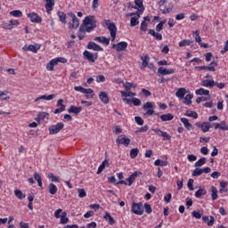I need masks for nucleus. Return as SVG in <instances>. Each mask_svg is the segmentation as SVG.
<instances>
[{"instance_id": "1", "label": "nucleus", "mask_w": 228, "mask_h": 228, "mask_svg": "<svg viewBox=\"0 0 228 228\" xmlns=\"http://www.w3.org/2000/svg\"><path fill=\"white\" fill-rule=\"evenodd\" d=\"M83 26L86 28L85 30ZM83 26H80L77 35L79 40H83L86 33H91V31H94V29L97 28V20L95 19V16H86L83 20Z\"/></svg>"}, {"instance_id": "2", "label": "nucleus", "mask_w": 228, "mask_h": 228, "mask_svg": "<svg viewBox=\"0 0 228 228\" xmlns=\"http://www.w3.org/2000/svg\"><path fill=\"white\" fill-rule=\"evenodd\" d=\"M104 24L107 26L110 33V37L112 38L111 40L113 42V40H115V38L117 37V26L115 25V23L111 22L110 20H105Z\"/></svg>"}, {"instance_id": "3", "label": "nucleus", "mask_w": 228, "mask_h": 228, "mask_svg": "<svg viewBox=\"0 0 228 228\" xmlns=\"http://www.w3.org/2000/svg\"><path fill=\"white\" fill-rule=\"evenodd\" d=\"M75 92H80V94H86V99H94V89L92 88H84L83 86H75Z\"/></svg>"}, {"instance_id": "4", "label": "nucleus", "mask_w": 228, "mask_h": 228, "mask_svg": "<svg viewBox=\"0 0 228 228\" xmlns=\"http://www.w3.org/2000/svg\"><path fill=\"white\" fill-rule=\"evenodd\" d=\"M131 212L134 213V215H143V204L142 202H133L131 207Z\"/></svg>"}, {"instance_id": "5", "label": "nucleus", "mask_w": 228, "mask_h": 228, "mask_svg": "<svg viewBox=\"0 0 228 228\" xmlns=\"http://www.w3.org/2000/svg\"><path fill=\"white\" fill-rule=\"evenodd\" d=\"M215 67H218V63L214 61L210 62L209 66H196L194 70H208V72H215Z\"/></svg>"}, {"instance_id": "6", "label": "nucleus", "mask_w": 228, "mask_h": 228, "mask_svg": "<svg viewBox=\"0 0 228 228\" xmlns=\"http://www.w3.org/2000/svg\"><path fill=\"white\" fill-rule=\"evenodd\" d=\"M65 127V124L63 122H59L56 125H53L48 128L50 134H58L61 129Z\"/></svg>"}, {"instance_id": "7", "label": "nucleus", "mask_w": 228, "mask_h": 228, "mask_svg": "<svg viewBox=\"0 0 228 228\" xmlns=\"http://www.w3.org/2000/svg\"><path fill=\"white\" fill-rule=\"evenodd\" d=\"M69 17L72 19V23L69 24V29H76V28H79V20L76 16V14L69 12L68 13Z\"/></svg>"}, {"instance_id": "8", "label": "nucleus", "mask_w": 228, "mask_h": 228, "mask_svg": "<svg viewBox=\"0 0 228 228\" xmlns=\"http://www.w3.org/2000/svg\"><path fill=\"white\" fill-rule=\"evenodd\" d=\"M116 143L117 145H125V147H127L131 143V139L126 137L124 134H121L118 137Z\"/></svg>"}, {"instance_id": "9", "label": "nucleus", "mask_w": 228, "mask_h": 228, "mask_svg": "<svg viewBox=\"0 0 228 228\" xmlns=\"http://www.w3.org/2000/svg\"><path fill=\"white\" fill-rule=\"evenodd\" d=\"M84 58L86 60H88L91 63H95L97 58H99V55L97 53H92L88 51L84 52Z\"/></svg>"}, {"instance_id": "10", "label": "nucleus", "mask_w": 228, "mask_h": 228, "mask_svg": "<svg viewBox=\"0 0 228 228\" xmlns=\"http://www.w3.org/2000/svg\"><path fill=\"white\" fill-rule=\"evenodd\" d=\"M127 42L121 41L118 44L112 45V49H116L117 53H120L122 51H126L127 49Z\"/></svg>"}, {"instance_id": "11", "label": "nucleus", "mask_w": 228, "mask_h": 228, "mask_svg": "<svg viewBox=\"0 0 228 228\" xmlns=\"http://www.w3.org/2000/svg\"><path fill=\"white\" fill-rule=\"evenodd\" d=\"M29 17L31 22H36L37 24L42 22V18L38 16L37 12H30L27 14Z\"/></svg>"}, {"instance_id": "12", "label": "nucleus", "mask_w": 228, "mask_h": 228, "mask_svg": "<svg viewBox=\"0 0 228 228\" xmlns=\"http://www.w3.org/2000/svg\"><path fill=\"white\" fill-rule=\"evenodd\" d=\"M158 72L162 76H168L170 74H174V72L175 71L174 70V69H167V68L160 67L158 69Z\"/></svg>"}, {"instance_id": "13", "label": "nucleus", "mask_w": 228, "mask_h": 228, "mask_svg": "<svg viewBox=\"0 0 228 228\" xmlns=\"http://www.w3.org/2000/svg\"><path fill=\"white\" fill-rule=\"evenodd\" d=\"M140 13L142 12H136V15L131 18L130 26L132 28H134V26H138L140 24V20H138L140 19Z\"/></svg>"}, {"instance_id": "14", "label": "nucleus", "mask_w": 228, "mask_h": 228, "mask_svg": "<svg viewBox=\"0 0 228 228\" xmlns=\"http://www.w3.org/2000/svg\"><path fill=\"white\" fill-rule=\"evenodd\" d=\"M180 122H182V124H183V126H184L185 129H187V131L193 130V125L191 124L190 121H188V118H181Z\"/></svg>"}, {"instance_id": "15", "label": "nucleus", "mask_w": 228, "mask_h": 228, "mask_svg": "<svg viewBox=\"0 0 228 228\" xmlns=\"http://www.w3.org/2000/svg\"><path fill=\"white\" fill-rule=\"evenodd\" d=\"M142 174L141 172L135 171L127 179L126 181L128 182V186H132L134 181L136 180V177H138V175Z\"/></svg>"}, {"instance_id": "16", "label": "nucleus", "mask_w": 228, "mask_h": 228, "mask_svg": "<svg viewBox=\"0 0 228 228\" xmlns=\"http://www.w3.org/2000/svg\"><path fill=\"white\" fill-rule=\"evenodd\" d=\"M87 49L93 50V51H104L101 45L94 43V42H89L87 45Z\"/></svg>"}, {"instance_id": "17", "label": "nucleus", "mask_w": 228, "mask_h": 228, "mask_svg": "<svg viewBox=\"0 0 228 228\" xmlns=\"http://www.w3.org/2000/svg\"><path fill=\"white\" fill-rule=\"evenodd\" d=\"M95 42H99V44H103V45H110V38L104 37H94Z\"/></svg>"}, {"instance_id": "18", "label": "nucleus", "mask_w": 228, "mask_h": 228, "mask_svg": "<svg viewBox=\"0 0 228 228\" xmlns=\"http://www.w3.org/2000/svg\"><path fill=\"white\" fill-rule=\"evenodd\" d=\"M137 12L139 13H143L145 7H143V0H134Z\"/></svg>"}, {"instance_id": "19", "label": "nucleus", "mask_w": 228, "mask_h": 228, "mask_svg": "<svg viewBox=\"0 0 228 228\" xmlns=\"http://www.w3.org/2000/svg\"><path fill=\"white\" fill-rule=\"evenodd\" d=\"M68 111L69 113H74L75 115H79V113L83 111V107H76L74 105H71L68 110Z\"/></svg>"}, {"instance_id": "20", "label": "nucleus", "mask_w": 228, "mask_h": 228, "mask_svg": "<svg viewBox=\"0 0 228 228\" xmlns=\"http://www.w3.org/2000/svg\"><path fill=\"white\" fill-rule=\"evenodd\" d=\"M99 99L103 102V104H108L110 102V98L108 97V93L101 92L99 94Z\"/></svg>"}, {"instance_id": "21", "label": "nucleus", "mask_w": 228, "mask_h": 228, "mask_svg": "<svg viewBox=\"0 0 228 228\" xmlns=\"http://www.w3.org/2000/svg\"><path fill=\"white\" fill-rule=\"evenodd\" d=\"M201 86H205L206 88H213L215 86V80L210 79V80H202L200 82Z\"/></svg>"}, {"instance_id": "22", "label": "nucleus", "mask_w": 228, "mask_h": 228, "mask_svg": "<svg viewBox=\"0 0 228 228\" xmlns=\"http://www.w3.org/2000/svg\"><path fill=\"white\" fill-rule=\"evenodd\" d=\"M45 10L47 13H51L53 12V8L54 6V0H45Z\"/></svg>"}, {"instance_id": "23", "label": "nucleus", "mask_w": 228, "mask_h": 228, "mask_svg": "<svg viewBox=\"0 0 228 228\" xmlns=\"http://www.w3.org/2000/svg\"><path fill=\"white\" fill-rule=\"evenodd\" d=\"M23 51H29L30 53H37L40 46L30 45L28 46H23Z\"/></svg>"}, {"instance_id": "24", "label": "nucleus", "mask_w": 228, "mask_h": 228, "mask_svg": "<svg viewBox=\"0 0 228 228\" xmlns=\"http://www.w3.org/2000/svg\"><path fill=\"white\" fill-rule=\"evenodd\" d=\"M175 95H176V97H178V99H184V95H186V88L180 87L176 91Z\"/></svg>"}, {"instance_id": "25", "label": "nucleus", "mask_w": 228, "mask_h": 228, "mask_svg": "<svg viewBox=\"0 0 228 228\" xmlns=\"http://www.w3.org/2000/svg\"><path fill=\"white\" fill-rule=\"evenodd\" d=\"M193 99V95L189 94L183 98V103L186 104V106H190L191 104V100Z\"/></svg>"}, {"instance_id": "26", "label": "nucleus", "mask_w": 228, "mask_h": 228, "mask_svg": "<svg viewBox=\"0 0 228 228\" xmlns=\"http://www.w3.org/2000/svg\"><path fill=\"white\" fill-rule=\"evenodd\" d=\"M55 65H58V61H55L54 59H53L47 63L46 69L49 71H53L54 70Z\"/></svg>"}, {"instance_id": "27", "label": "nucleus", "mask_w": 228, "mask_h": 228, "mask_svg": "<svg viewBox=\"0 0 228 228\" xmlns=\"http://www.w3.org/2000/svg\"><path fill=\"white\" fill-rule=\"evenodd\" d=\"M121 97L122 98H127V97H136V94L133 93L131 91H120Z\"/></svg>"}, {"instance_id": "28", "label": "nucleus", "mask_w": 228, "mask_h": 228, "mask_svg": "<svg viewBox=\"0 0 228 228\" xmlns=\"http://www.w3.org/2000/svg\"><path fill=\"white\" fill-rule=\"evenodd\" d=\"M160 119L162 120V122H168L170 120H174V115H172L171 113L163 114L160 116Z\"/></svg>"}, {"instance_id": "29", "label": "nucleus", "mask_w": 228, "mask_h": 228, "mask_svg": "<svg viewBox=\"0 0 228 228\" xmlns=\"http://www.w3.org/2000/svg\"><path fill=\"white\" fill-rule=\"evenodd\" d=\"M149 34L151 35V37H154L156 40H159V41L163 40V36L160 33H156L154 29H150Z\"/></svg>"}, {"instance_id": "30", "label": "nucleus", "mask_w": 228, "mask_h": 228, "mask_svg": "<svg viewBox=\"0 0 228 228\" xmlns=\"http://www.w3.org/2000/svg\"><path fill=\"white\" fill-rule=\"evenodd\" d=\"M48 190L51 195H56L58 192V187L54 183H50L48 185Z\"/></svg>"}, {"instance_id": "31", "label": "nucleus", "mask_w": 228, "mask_h": 228, "mask_svg": "<svg viewBox=\"0 0 228 228\" xmlns=\"http://www.w3.org/2000/svg\"><path fill=\"white\" fill-rule=\"evenodd\" d=\"M103 218L109 222V225H115V219L113 216H111V215H110V213L106 212Z\"/></svg>"}, {"instance_id": "32", "label": "nucleus", "mask_w": 228, "mask_h": 228, "mask_svg": "<svg viewBox=\"0 0 228 228\" xmlns=\"http://www.w3.org/2000/svg\"><path fill=\"white\" fill-rule=\"evenodd\" d=\"M202 220H203V222H208V227H213V224H215L214 216H210V220H209V216H203Z\"/></svg>"}, {"instance_id": "33", "label": "nucleus", "mask_w": 228, "mask_h": 228, "mask_svg": "<svg viewBox=\"0 0 228 228\" xmlns=\"http://www.w3.org/2000/svg\"><path fill=\"white\" fill-rule=\"evenodd\" d=\"M34 179L37 182L38 186L41 188V190H44V186L42 185V176H40V174L35 173L34 174Z\"/></svg>"}, {"instance_id": "34", "label": "nucleus", "mask_w": 228, "mask_h": 228, "mask_svg": "<svg viewBox=\"0 0 228 228\" xmlns=\"http://www.w3.org/2000/svg\"><path fill=\"white\" fill-rule=\"evenodd\" d=\"M196 95H208L209 96V90L200 88L195 91Z\"/></svg>"}, {"instance_id": "35", "label": "nucleus", "mask_w": 228, "mask_h": 228, "mask_svg": "<svg viewBox=\"0 0 228 228\" xmlns=\"http://www.w3.org/2000/svg\"><path fill=\"white\" fill-rule=\"evenodd\" d=\"M57 15L61 22H62L63 24H67V14H65V12H58Z\"/></svg>"}, {"instance_id": "36", "label": "nucleus", "mask_w": 228, "mask_h": 228, "mask_svg": "<svg viewBox=\"0 0 228 228\" xmlns=\"http://www.w3.org/2000/svg\"><path fill=\"white\" fill-rule=\"evenodd\" d=\"M211 197H212V200H216V199H218V190L216 189V187L215 186H211Z\"/></svg>"}, {"instance_id": "37", "label": "nucleus", "mask_w": 228, "mask_h": 228, "mask_svg": "<svg viewBox=\"0 0 228 228\" xmlns=\"http://www.w3.org/2000/svg\"><path fill=\"white\" fill-rule=\"evenodd\" d=\"M209 129H211V123L203 122L202 126H201V131H203V133H208V131H209Z\"/></svg>"}, {"instance_id": "38", "label": "nucleus", "mask_w": 228, "mask_h": 228, "mask_svg": "<svg viewBox=\"0 0 228 228\" xmlns=\"http://www.w3.org/2000/svg\"><path fill=\"white\" fill-rule=\"evenodd\" d=\"M191 44H193V41L190 39H183L179 42V47H186V45H190Z\"/></svg>"}, {"instance_id": "39", "label": "nucleus", "mask_w": 228, "mask_h": 228, "mask_svg": "<svg viewBox=\"0 0 228 228\" xmlns=\"http://www.w3.org/2000/svg\"><path fill=\"white\" fill-rule=\"evenodd\" d=\"M14 195H15V197H17V199H19L20 200H22V199H26V194H24L23 192H21L20 190H15V191H14Z\"/></svg>"}, {"instance_id": "40", "label": "nucleus", "mask_w": 228, "mask_h": 228, "mask_svg": "<svg viewBox=\"0 0 228 228\" xmlns=\"http://www.w3.org/2000/svg\"><path fill=\"white\" fill-rule=\"evenodd\" d=\"M142 68L145 69L147 65H149L151 57H149V55H145L144 57H142Z\"/></svg>"}, {"instance_id": "41", "label": "nucleus", "mask_w": 228, "mask_h": 228, "mask_svg": "<svg viewBox=\"0 0 228 228\" xmlns=\"http://www.w3.org/2000/svg\"><path fill=\"white\" fill-rule=\"evenodd\" d=\"M154 165L155 167H167V165H168V162L161 159H156Z\"/></svg>"}, {"instance_id": "42", "label": "nucleus", "mask_w": 228, "mask_h": 228, "mask_svg": "<svg viewBox=\"0 0 228 228\" xmlns=\"http://www.w3.org/2000/svg\"><path fill=\"white\" fill-rule=\"evenodd\" d=\"M6 95H8V91H0L1 101H10V96H6Z\"/></svg>"}, {"instance_id": "43", "label": "nucleus", "mask_w": 228, "mask_h": 228, "mask_svg": "<svg viewBox=\"0 0 228 228\" xmlns=\"http://www.w3.org/2000/svg\"><path fill=\"white\" fill-rule=\"evenodd\" d=\"M206 193H208V191H206L205 189L200 188V189H199V190L195 192V197H196L197 199H200V197H201L202 195H206Z\"/></svg>"}, {"instance_id": "44", "label": "nucleus", "mask_w": 228, "mask_h": 228, "mask_svg": "<svg viewBox=\"0 0 228 228\" xmlns=\"http://www.w3.org/2000/svg\"><path fill=\"white\" fill-rule=\"evenodd\" d=\"M61 224L65 225V224H69V217H67V212H63L62 216H61Z\"/></svg>"}, {"instance_id": "45", "label": "nucleus", "mask_w": 228, "mask_h": 228, "mask_svg": "<svg viewBox=\"0 0 228 228\" xmlns=\"http://www.w3.org/2000/svg\"><path fill=\"white\" fill-rule=\"evenodd\" d=\"M138 152H140L138 148H134V149L130 150V158L132 159H134V158H136V156H138Z\"/></svg>"}, {"instance_id": "46", "label": "nucleus", "mask_w": 228, "mask_h": 228, "mask_svg": "<svg viewBox=\"0 0 228 228\" xmlns=\"http://www.w3.org/2000/svg\"><path fill=\"white\" fill-rule=\"evenodd\" d=\"M124 88H125V90L129 91V90H131V88H136V85H134L131 82H126L124 84Z\"/></svg>"}, {"instance_id": "47", "label": "nucleus", "mask_w": 228, "mask_h": 228, "mask_svg": "<svg viewBox=\"0 0 228 228\" xmlns=\"http://www.w3.org/2000/svg\"><path fill=\"white\" fill-rule=\"evenodd\" d=\"M185 117H191L192 118H199V114L195 111L187 110L185 113Z\"/></svg>"}, {"instance_id": "48", "label": "nucleus", "mask_w": 228, "mask_h": 228, "mask_svg": "<svg viewBox=\"0 0 228 228\" xmlns=\"http://www.w3.org/2000/svg\"><path fill=\"white\" fill-rule=\"evenodd\" d=\"M206 165V158L200 159L195 164L194 167H199Z\"/></svg>"}, {"instance_id": "49", "label": "nucleus", "mask_w": 228, "mask_h": 228, "mask_svg": "<svg viewBox=\"0 0 228 228\" xmlns=\"http://www.w3.org/2000/svg\"><path fill=\"white\" fill-rule=\"evenodd\" d=\"M48 177L51 179L52 183H60V178L53 173L48 174Z\"/></svg>"}, {"instance_id": "50", "label": "nucleus", "mask_w": 228, "mask_h": 228, "mask_svg": "<svg viewBox=\"0 0 228 228\" xmlns=\"http://www.w3.org/2000/svg\"><path fill=\"white\" fill-rule=\"evenodd\" d=\"M219 129H221L222 131H228V126H227V122H225V120H223L219 124Z\"/></svg>"}, {"instance_id": "51", "label": "nucleus", "mask_w": 228, "mask_h": 228, "mask_svg": "<svg viewBox=\"0 0 228 228\" xmlns=\"http://www.w3.org/2000/svg\"><path fill=\"white\" fill-rule=\"evenodd\" d=\"M192 216H193V218H196L197 220H200V218H202V212H200V210L193 211Z\"/></svg>"}, {"instance_id": "52", "label": "nucleus", "mask_w": 228, "mask_h": 228, "mask_svg": "<svg viewBox=\"0 0 228 228\" xmlns=\"http://www.w3.org/2000/svg\"><path fill=\"white\" fill-rule=\"evenodd\" d=\"M154 108V105L151 102H147L145 104L142 105V110H152Z\"/></svg>"}, {"instance_id": "53", "label": "nucleus", "mask_w": 228, "mask_h": 228, "mask_svg": "<svg viewBox=\"0 0 228 228\" xmlns=\"http://www.w3.org/2000/svg\"><path fill=\"white\" fill-rule=\"evenodd\" d=\"M10 15H12V17H22V12L20 10H15L10 12Z\"/></svg>"}, {"instance_id": "54", "label": "nucleus", "mask_w": 228, "mask_h": 228, "mask_svg": "<svg viewBox=\"0 0 228 228\" xmlns=\"http://www.w3.org/2000/svg\"><path fill=\"white\" fill-rule=\"evenodd\" d=\"M193 177H197L199 175H202V168L197 167L193 172H192Z\"/></svg>"}, {"instance_id": "55", "label": "nucleus", "mask_w": 228, "mask_h": 228, "mask_svg": "<svg viewBox=\"0 0 228 228\" xmlns=\"http://www.w3.org/2000/svg\"><path fill=\"white\" fill-rule=\"evenodd\" d=\"M147 131H149V126L145 125L143 126H142L141 128H139L138 130L135 131L136 134L138 133H147Z\"/></svg>"}, {"instance_id": "56", "label": "nucleus", "mask_w": 228, "mask_h": 228, "mask_svg": "<svg viewBox=\"0 0 228 228\" xmlns=\"http://www.w3.org/2000/svg\"><path fill=\"white\" fill-rule=\"evenodd\" d=\"M77 191L79 199L86 197V191H85V189H78Z\"/></svg>"}, {"instance_id": "57", "label": "nucleus", "mask_w": 228, "mask_h": 228, "mask_svg": "<svg viewBox=\"0 0 228 228\" xmlns=\"http://www.w3.org/2000/svg\"><path fill=\"white\" fill-rule=\"evenodd\" d=\"M49 116L48 113L46 112H40L38 115H37V120H44L45 118V117Z\"/></svg>"}, {"instance_id": "58", "label": "nucleus", "mask_w": 228, "mask_h": 228, "mask_svg": "<svg viewBox=\"0 0 228 228\" xmlns=\"http://www.w3.org/2000/svg\"><path fill=\"white\" fill-rule=\"evenodd\" d=\"M65 111V105H61L59 109H55L53 113L54 115H58V113H63Z\"/></svg>"}, {"instance_id": "59", "label": "nucleus", "mask_w": 228, "mask_h": 228, "mask_svg": "<svg viewBox=\"0 0 228 228\" xmlns=\"http://www.w3.org/2000/svg\"><path fill=\"white\" fill-rule=\"evenodd\" d=\"M132 102L134 106H142V101L138 98H133Z\"/></svg>"}, {"instance_id": "60", "label": "nucleus", "mask_w": 228, "mask_h": 228, "mask_svg": "<svg viewBox=\"0 0 228 228\" xmlns=\"http://www.w3.org/2000/svg\"><path fill=\"white\" fill-rule=\"evenodd\" d=\"M104 81H106V77L103 75H98L96 77L97 83H104Z\"/></svg>"}, {"instance_id": "61", "label": "nucleus", "mask_w": 228, "mask_h": 228, "mask_svg": "<svg viewBox=\"0 0 228 228\" xmlns=\"http://www.w3.org/2000/svg\"><path fill=\"white\" fill-rule=\"evenodd\" d=\"M134 120L138 126H143V118H142L141 117L136 116L134 118Z\"/></svg>"}, {"instance_id": "62", "label": "nucleus", "mask_w": 228, "mask_h": 228, "mask_svg": "<svg viewBox=\"0 0 228 228\" xmlns=\"http://www.w3.org/2000/svg\"><path fill=\"white\" fill-rule=\"evenodd\" d=\"M187 186L191 191H193V190H195V188H193V179H189Z\"/></svg>"}, {"instance_id": "63", "label": "nucleus", "mask_w": 228, "mask_h": 228, "mask_svg": "<svg viewBox=\"0 0 228 228\" xmlns=\"http://www.w3.org/2000/svg\"><path fill=\"white\" fill-rule=\"evenodd\" d=\"M161 136L164 140H172V136L167 132H161Z\"/></svg>"}, {"instance_id": "64", "label": "nucleus", "mask_w": 228, "mask_h": 228, "mask_svg": "<svg viewBox=\"0 0 228 228\" xmlns=\"http://www.w3.org/2000/svg\"><path fill=\"white\" fill-rule=\"evenodd\" d=\"M148 27H149V24H147V22H145V21H142L141 23L140 29H141V31H147Z\"/></svg>"}]
</instances>
